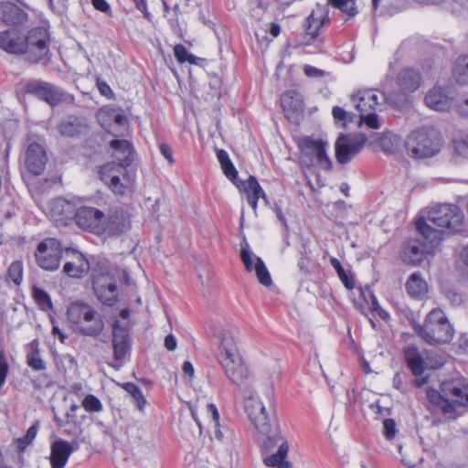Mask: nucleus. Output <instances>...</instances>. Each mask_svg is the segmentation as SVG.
I'll use <instances>...</instances> for the list:
<instances>
[{
  "label": "nucleus",
  "instance_id": "obj_54",
  "mask_svg": "<svg viewBox=\"0 0 468 468\" xmlns=\"http://www.w3.org/2000/svg\"><path fill=\"white\" fill-rule=\"evenodd\" d=\"M303 71L310 78H320L324 75L323 70L309 65L304 66Z\"/></svg>",
  "mask_w": 468,
  "mask_h": 468
},
{
  "label": "nucleus",
  "instance_id": "obj_59",
  "mask_svg": "<svg viewBox=\"0 0 468 468\" xmlns=\"http://www.w3.org/2000/svg\"><path fill=\"white\" fill-rule=\"evenodd\" d=\"M445 295L452 304L458 305L463 302L462 295L454 291L449 290L446 292Z\"/></svg>",
  "mask_w": 468,
  "mask_h": 468
},
{
  "label": "nucleus",
  "instance_id": "obj_39",
  "mask_svg": "<svg viewBox=\"0 0 468 468\" xmlns=\"http://www.w3.org/2000/svg\"><path fill=\"white\" fill-rule=\"evenodd\" d=\"M207 413L210 418V424L214 429V436L217 440L222 441L224 438L223 432L219 429V413L214 404L207 405Z\"/></svg>",
  "mask_w": 468,
  "mask_h": 468
},
{
  "label": "nucleus",
  "instance_id": "obj_46",
  "mask_svg": "<svg viewBox=\"0 0 468 468\" xmlns=\"http://www.w3.org/2000/svg\"><path fill=\"white\" fill-rule=\"evenodd\" d=\"M174 54L178 62L180 63H184L186 61L190 64L196 63V57L192 54H189L186 48L181 44L175 46Z\"/></svg>",
  "mask_w": 468,
  "mask_h": 468
},
{
  "label": "nucleus",
  "instance_id": "obj_19",
  "mask_svg": "<svg viewBox=\"0 0 468 468\" xmlns=\"http://www.w3.org/2000/svg\"><path fill=\"white\" fill-rule=\"evenodd\" d=\"M359 295L364 301L365 304L361 303H353V305L360 311L361 314H367V311H370L373 316L378 315L384 321L389 319V314L383 308H381L369 286L364 288L358 287Z\"/></svg>",
  "mask_w": 468,
  "mask_h": 468
},
{
  "label": "nucleus",
  "instance_id": "obj_64",
  "mask_svg": "<svg viewBox=\"0 0 468 468\" xmlns=\"http://www.w3.org/2000/svg\"><path fill=\"white\" fill-rule=\"evenodd\" d=\"M183 372L185 375H187L189 378L194 376V367L193 365L189 361H186L183 364Z\"/></svg>",
  "mask_w": 468,
  "mask_h": 468
},
{
  "label": "nucleus",
  "instance_id": "obj_40",
  "mask_svg": "<svg viewBox=\"0 0 468 468\" xmlns=\"http://www.w3.org/2000/svg\"><path fill=\"white\" fill-rule=\"evenodd\" d=\"M98 118L101 122L102 126H104L103 122L105 118L113 120L119 125H124L127 122V117L124 114L116 112L115 110L111 108L101 109L98 112Z\"/></svg>",
  "mask_w": 468,
  "mask_h": 468
},
{
  "label": "nucleus",
  "instance_id": "obj_11",
  "mask_svg": "<svg viewBox=\"0 0 468 468\" xmlns=\"http://www.w3.org/2000/svg\"><path fill=\"white\" fill-rule=\"evenodd\" d=\"M100 177L111 190L117 195H125L132 191L133 179L129 176L127 169L111 162L100 168Z\"/></svg>",
  "mask_w": 468,
  "mask_h": 468
},
{
  "label": "nucleus",
  "instance_id": "obj_23",
  "mask_svg": "<svg viewBox=\"0 0 468 468\" xmlns=\"http://www.w3.org/2000/svg\"><path fill=\"white\" fill-rule=\"evenodd\" d=\"M328 20V9L326 5L317 4L315 8L307 17L304 27L305 34L309 40H314L319 34V30Z\"/></svg>",
  "mask_w": 468,
  "mask_h": 468
},
{
  "label": "nucleus",
  "instance_id": "obj_41",
  "mask_svg": "<svg viewBox=\"0 0 468 468\" xmlns=\"http://www.w3.org/2000/svg\"><path fill=\"white\" fill-rule=\"evenodd\" d=\"M257 278L263 286H270L272 283L271 275L261 258H255V267Z\"/></svg>",
  "mask_w": 468,
  "mask_h": 468
},
{
  "label": "nucleus",
  "instance_id": "obj_3",
  "mask_svg": "<svg viewBox=\"0 0 468 468\" xmlns=\"http://www.w3.org/2000/svg\"><path fill=\"white\" fill-rule=\"evenodd\" d=\"M415 225L420 238L408 239L400 251L403 262L411 265L421 263L441 242V230L434 229L423 219H418Z\"/></svg>",
  "mask_w": 468,
  "mask_h": 468
},
{
  "label": "nucleus",
  "instance_id": "obj_31",
  "mask_svg": "<svg viewBox=\"0 0 468 468\" xmlns=\"http://www.w3.org/2000/svg\"><path fill=\"white\" fill-rule=\"evenodd\" d=\"M237 186L247 193L248 202L253 210L257 208L259 198H265V193L255 176H250L247 181Z\"/></svg>",
  "mask_w": 468,
  "mask_h": 468
},
{
  "label": "nucleus",
  "instance_id": "obj_32",
  "mask_svg": "<svg viewBox=\"0 0 468 468\" xmlns=\"http://www.w3.org/2000/svg\"><path fill=\"white\" fill-rule=\"evenodd\" d=\"M87 122L84 118L69 116L58 124L59 133L64 136L73 137L84 133Z\"/></svg>",
  "mask_w": 468,
  "mask_h": 468
},
{
  "label": "nucleus",
  "instance_id": "obj_44",
  "mask_svg": "<svg viewBox=\"0 0 468 468\" xmlns=\"http://www.w3.org/2000/svg\"><path fill=\"white\" fill-rule=\"evenodd\" d=\"M81 405L88 412H101L103 409L101 400L91 394L83 399Z\"/></svg>",
  "mask_w": 468,
  "mask_h": 468
},
{
  "label": "nucleus",
  "instance_id": "obj_12",
  "mask_svg": "<svg viewBox=\"0 0 468 468\" xmlns=\"http://www.w3.org/2000/svg\"><path fill=\"white\" fill-rule=\"evenodd\" d=\"M326 143L322 140H314L306 137L302 139L299 147L301 149V162L306 166L317 165L322 169L329 170L332 163L325 152Z\"/></svg>",
  "mask_w": 468,
  "mask_h": 468
},
{
  "label": "nucleus",
  "instance_id": "obj_36",
  "mask_svg": "<svg viewBox=\"0 0 468 468\" xmlns=\"http://www.w3.org/2000/svg\"><path fill=\"white\" fill-rule=\"evenodd\" d=\"M122 387L128 394H130L133 399V402L136 405L137 409L139 410H143L146 404V400L141 388L131 382L123 383Z\"/></svg>",
  "mask_w": 468,
  "mask_h": 468
},
{
  "label": "nucleus",
  "instance_id": "obj_52",
  "mask_svg": "<svg viewBox=\"0 0 468 468\" xmlns=\"http://www.w3.org/2000/svg\"><path fill=\"white\" fill-rule=\"evenodd\" d=\"M8 373V364L6 359L3 354V351L0 352V388L5 384V378Z\"/></svg>",
  "mask_w": 468,
  "mask_h": 468
},
{
  "label": "nucleus",
  "instance_id": "obj_49",
  "mask_svg": "<svg viewBox=\"0 0 468 468\" xmlns=\"http://www.w3.org/2000/svg\"><path fill=\"white\" fill-rule=\"evenodd\" d=\"M221 168L225 174V176L230 180L232 181L234 184H236V186L238 185L236 183V179L238 177V171L237 169L235 168V166L233 165L231 160L224 165H221Z\"/></svg>",
  "mask_w": 468,
  "mask_h": 468
},
{
  "label": "nucleus",
  "instance_id": "obj_8",
  "mask_svg": "<svg viewBox=\"0 0 468 468\" xmlns=\"http://www.w3.org/2000/svg\"><path fill=\"white\" fill-rule=\"evenodd\" d=\"M385 101V94L378 90H361L353 95V104L360 112L358 122L360 129L378 130L380 128L381 123L376 114V110Z\"/></svg>",
  "mask_w": 468,
  "mask_h": 468
},
{
  "label": "nucleus",
  "instance_id": "obj_58",
  "mask_svg": "<svg viewBox=\"0 0 468 468\" xmlns=\"http://www.w3.org/2000/svg\"><path fill=\"white\" fill-rule=\"evenodd\" d=\"M159 149H160V153L162 154V155L165 159H167L169 161V163H171V164L174 163L173 152L169 145H167L165 144H161L159 145Z\"/></svg>",
  "mask_w": 468,
  "mask_h": 468
},
{
  "label": "nucleus",
  "instance_id": "obj_62",
  "mask_svg": "<svg viewBox=\"0 0 468 468\" xmlns=\"http://www.w3.org/2000/svg\"><path fill=\"white\" fill-rule=\"evenodd\" d=\"M458 112L461 115L468 117V99L458 104Z\"/></svg>",
  "mask_w": 468,
  "mask_h": 468
},
{
  "label": "nucleus",
  "instance_id": "obj_13",
  "mask_svg": "<svg viewBox=\"0 0 468 468\" xmlns=\"http://www.w3.org/2000/svg\"><path fill=\"white\" fill-rule=\"evenodd\" d=\"M367 142L378 146L384 153L393 154L399 148L401 138L389 133L378 134L374 132L368 133L361 132L356 133L353 135V154L359 152Z\"/></svg>",
  "mask_w": 468,
  "mask_h": 468
},
{
  "label": "nucleus",
  "instance_id": "obj_63",
  "mask_svg": "<svg viewBox=\"0 0 468 468\" xmlns=\"http://www.w3.org/2000/svg\"><path fill=\"white\" fill-rule=\"evenodd\" d=\"M217 157L220 163V165L230 161L228 153L225 150H219L217 153Z\"/></svg>",
  "mask_w": 468,
  "mask_h": 468
},
{
  "label": "nucleus",
  "instance_id": "obj_30",
  "mask_svg": "<svg viewBox=\"0 0 468 468\" xmlns=\"http://www.w3.org/2000/svg\"><path fill=\"white\" fill-rule=\"evenodd\" d=\"M69 456L70 450L67 441L59 439L51 444L50 462L52 468H64Z\"/></svg>",
  "mask_w": 468,
  "mask_h": 468
},
{
  "label": "nucleus",
  "instance_id": "obj_34",
  "mask_svg": "<svg viewBox=\"0 0 468 468\" xmlns=\"http://www.w3.org/2000/svg\"><path fill=\"white\" fill-rule=\"evenodd\" d=\"M335 157L338 163H348L351 155V136L348 133H340L335 142Z\"/></svg>",
  "mask_w": 468,
  "mask_h": 468
},
{
  "label": "nucleus",
  "instance_id": "obj_27",
  "mask_svg": "<svg viewBox=\"0 0 468 468\" xmlns=\"http://www.w3.org/2000/svg\"><path fill=\"white\" fill-rule=\"evenodd\" d=\"M110 145L113 150L112 155L117 160L116 164L127 168L133 162L132 144L127 140H112Z\"/></svg>",
  "mask_w": 468,
  "mask_h": 468
},
{
  "label": "nucleus",
  "instance_id": "obj_33",
  "mask_svg": "<svg viewBox=\"0 0 468 468\" xmlns=\"http://www.w3.org/2000/svg\"><path fill=\"white\" fill-rule=\"evenodd\" d=\"M404 356L407 365L413 375H422L426 363L421 357L418 348L412 345L406 346L404 349Z\"/></svg>",
  "mask_w": 468,
  "mask_h": 468
},
{
  "label": "nucleus",
  "instance_id": "obj_24",
  "mask_svg": "<svg viewBox=\"0 0 468 468\" xmlns=\"http://www.w3.org/2000/svg\"><path fill=\"white\" fill-rule=\"evenodd\" d=\"M426 105L438 112L448 111L452 104V97L446 89L434 87L425 96Z\"/></svg>",
  "mask_w": 468,
  "mask_h": 468
},
{
  "label": "nucleus",
  "instance_id": "obj_9",
  "mask_svg": "<svg viewBox=\"0 0 468 468\" xmlns=\"http://www.w3.org/2000/svg\"><path fill=\"white\" fill-rule=\"evenodd\" d=\"M442 147V137L433 128H421L413 131L407 139L408 154L414 158H430L439 154Z\"/></svg>",
  "mask_w": 468,
  "mask_h": 468
},
{
  "label": "nucleus",
  "instance_id": "obj_37",
  "mask_svg": "<svg viewBox=\"0 0 468 468\" xmlns=\"http://www.w3.org/2000/svg\"><path fill=\"white\" fill-rule=\"evenodd\" d=\"M281 103L284 110L292 109L297 111L302 107V98L295 90H288L281 96Z\"/></svg>",
  "mask_w": 468,
  "mask_h": 468
},
{
  "label": "nucleus",
  "instance_id": "obj_14",
  "mask_svg": "<svg viewBox=\"0 0 468 468\" xmlns=\"http://www.w3.org/2000/svg\"><path fill=\"white\" fill-rule=\"evenodd\" d=\"M61 257V245L57 239H48L38 244L36 259L38 266L43 270L48 271L58 270Z\"/></svg>",
  "mask_w": 468,
  "mask_h": 468
},
{
  "label": "nucleus",
  "instance_id": "obj_21",
  "mask_svg": "<svg viewBox=\"0 0 468 468\" xmlns=\"http://www.w3.org/2000/svg\"><path fill=\"white\" fill-rule=\"evenodd\" d=\"M0 48L10 54L27 52V43L18 30L12 28L0 32Z\"/></svg>",
  "mask_w": 468,
  "mask_h": 468
},
{
  "label": "nucleus",
  "instance_id": "obj_47",
  "mask_svg": "<svg viewBox=\"0 0 468 468\" xmlns=\"http://www.w3.org/2000/svg\"><path fill=\"white\" fill-rule=\"evenodd\" d=\"M330 262L334 269L335 270V271L337 272V275L344 283L345 287L347 290H351V280L346 273L344 268L341 265V262L336 258H331Z\"/></svg>",
  "mask_w": 468,
  "mask_h": 468
},
{
  "label": "nucleus",
  "instance_id": "obj_15",
  "mask_svg": "<svg viewBox=\"0 0 468 468\" xmlns=\"http://www.w3.org/2000/svg\"><path fill=\"white\" fill-rule=\"evenodd\" d=\"M75 220L82 229L96 234L105 233V214L96 207H80L75 215Z\"/></svg>",
  "mask_w": 468,
  "mask_h": 468
},
{
  "label": "nucleus",
  "instance_id": "obj_5",
  "mask_svg": "<svg viewBox=\"0 0 468 468\" xmlns=\"http://www.w3.org/2000/svg\"><path fill=\"white\" fill-rule=\"evenodd\" d=\"M413 328L420 338L431 346L447 344L454 335L452 325L440 308L429 312L423 324H414Z\"/></svg>",
  "mask_w": 468,
  "mask_h": 468
},
{
  "label": "nucleus",
  "instance_id": "obj_48",
  "mask_svg": "<svg viewBox=\"0 0 468 468\" xmlns=\"http://www.w3.org/2000/svg\"><path fill=\"white\" fill-rule=\"evenodd\" d=\"M332 114L335 120V125L341 128H345L347 123L348 113L343 108L335 106L332 110Z\"/></svg>",
  "mask_w": 468,
  "mask_h": 468
},
{
  "label": "nucleus",
  "instance_id": "obj_4",
  "mask_svg": "<svg viewBox=\"0 0 468 468\" xmlns=\"http://www.w3.org/2000/svg\"><path fill=\"white\" fill-rule=\"evenodd\" d=\"M427 398L431 404L441 410L443 415L455 419L458 415V408H468V381L443 382L441 391L428 389Z\"/></svg>",
  "mask_w": 468,
  "mask_h": 468
},
{
  "label": "nucleus",
  "instance_id": "obj_29",
  "mask_svg": "<svg viewBox=\"0 0 468 468\" xmlns=\"http://www.w3.org/2000/svg\"><path fill=\"white\" fill-rule=\"evenodd\" d=\"M406 291L409 295L415 299H423L429 291L427 282L423 279L422 274L415 271L409 277L406 284Z\"/></svg>",
  "mask_w": 468,
  "mask_h": 468
},
{
  "label": "nucleus",
  "instance_id": "obj_56",
  "mask_svg": "<svg viewBox=\"0 0 468 468\" xmlns=\"http://www.w3.org/2000/svg\"><path fill=\"white\" fill-rule=\"evenodd\" d=\"M37 428L36 425H33L31 426L27 431V434L25 435V437H23L22 439H19V441L21 443H30L36 437L37 435Z\"/></svg>",
  "mask_w": 468,
  "mask_h": 468
},
{
  "label": "nucleus",
  "instance_id": "obj_38",
  "mask_svg": "<svg viewBox=\"0 0 468 468\" xmlns=\"http://www.w3.org/2000/svg\"><path fill=\"white\" fill-rule=\"evenodd\" d=\"M453 75L458 82H468V56H462L457 59L453 68Z\"/></svg>",
  "mask_w": 468,
  "mask_h": 468
},
{
  "label": "nucleus",
  "instance_id": "obj_42",
  "mask_svg": "<svg viewBox=\"0 0 468 468\" xmlns=\"http://www.w3.org/2000/svg\"><path fill=\"white\" fill-rule=\"evenodd\" d=\"M33 296L38 306L43 311H48L52 308L50 297L44 290L35 286L33 288Z\"/></svg>",
  "mask_w": 468,
  "mask_h": 468
},
{
  "label": "nucleus",
  "instance_id": "obj_35",
  "mask_svg": "<svg viewBox=\"0 0 468 468\" xmlns=\"http://www.w3.org/2000/svg\"><path fill=\"white\" fill-rule=\"evenodd\" d=\"M37 346L38 343L37 340H33L29 343V352L27 356V363L32 369L41 371L44 370L46 367L44 361L40 357Z\"/></svg>",
  "mask_w": 468,
  "mask_h": 468
},
{
  "label": "nucleus",
  "instance_id": "obj_16",
  "mask_svg": "<svg viewBox=\"0 0 468 468\" xmlns=\"http://www.w3.org/2000/svg\"><path fill=\"white\" fill-rule=\"evenodd\" d=\"M25 90L47 101L51 106L58 104L64 99V92L58 87L41 80L27 83Z\"/></svg>",
  "mask_w": 468,
  "mask_h": 468
},
{
  "label": "nucleus",
  "instance_id": "obj_20",
  "mask_svg": "<svg viewBox=\"0 0 468 468\" xmlns=\"http://www.w3.org/2000/svg\"><path fill=\"white\" fill-rule=\"evenodd\" d=\"M48 157L44 148L37 144L32 143L26 151L25 163L30 173L35 176L40 175L46 166Z\"/></svg>",
  "mask_w": 468,
  "mask_h": 468
},
{
  "label": "nucleus",
  "instance_id": "obj_60",
  "mask_svg": "<svg viewBox=\"0 0 468 468\" xmlns=\"http://www.w3.org/2000/svg\"><path fill=\"white\" fill-rule=\"evenodd\" d=\"M133 2L137 9L144 13V17L148 20H151V14L147 10V5L145 0H133Z\"/></svg>",
  "mask_w": 468,
  "mask_h": 468
},
{
  "label": "nucleus",
  "instance_id": "obj_45",
  "mask_svg": "<svg viewBox=\"0 0 468 468\" xmlns=\"http://www.w3.org/2000/svg\"><path fill=\"white\" fill-rule=\"evenodd\" d=\"M8 278L16 285L20 284L23 279V265L20 261H14L7 271Z\"/></svg>",
  "mask_w": 468,
  "mask_h": 468
},
{
  "label": "nucleus",
  "instance_id": "obj_26",
  "mask_svg": "<svg viewBox=\"0 0 468 468\" xmlns=\"http://www.w3.org/2000/svg\"><path fill=\"white\" fill-rule=\"evenodd\" d=\"M0 19L8 25L20 26L27 22V14L15 4L1 3Z\"/></svg>",
  "mask_w": 468,
  "mask_h": 468
},
{
  "label": "nucleus",
  "instance_id": "obj_22",
  "mask_svg": "<svg viewBox=\"0 0 468 468\" xmlns=\"http://www.w3.org/2000/svg\"><path fill=\"white\" fill-rule=\"evenodd\" d=\"M67 254L71 253V259L63 267V272L71 278H81L90 270V264L86 257L77 250H66Z\"/></svg>",
  "mask_w": 468,
  "mask_h": 468
},
{
  "label": "nucleus",
  "instance_id": "obj_50",
  "mask_svg": "<svg viewBox=\"0 0 468 468\" xmlns=\"http://www.w3.org/2000/svg\"><path fill=\"white\" fill-rule=\"evenodd\" d=\"M384 434L387 439L391 440L396 434V423L392 419H386L383 422Z\"/></svg>",
  "mask_w": 468,
  "mask_h": 468
},
{
  "label": "nucleus",
  "instance_id": "obj_7",
  "mask_svg": "<svg viewBox=\"0 0 468 468\" xmlns=\"http://www.w3.org/2000/svg\"><path fill=\"white\" fill-rule=\"evenodd\" d=\"M464 215L461 208L454 204H441L433 207L427 218L423 219L434 229L441 230V240L444 234H455L462 230Z\"/></svg>",
  "mask_w": 468,
  "mask_h": 468
},
{
  "label": "nucleus",
  "instance_id": "obj_18",
  "mask_svg": "<svg viewBox=\"0 0 468 468\" xmlns=\"http://www.w3.org/2000/svg\"><path fill=\"white\" fill-rule=\"evenodd\" d=\"M105 233L120 235L126 232L131 227L130 215L122 208H112L105 216Z\"/></svg>",
  "mask_w": 468,
  "mask_h": 468
},
{
  "label": "nucleus",
  "instance_id": "obj_2",
  "mask_svg": "<svg viewBox=\"0 0 468 468\" xmlns=\"http://www.w3.org/2000/svg\"><path fill=\"white\" fill-rule=\"evenodd\" d=\"M218 362L228 379L239 388L249 387L250 373L239 353L234 336L229 332L221 335Z\"/></svg>",
  "mask_w": 468,
  "mask_h": 468
},
{
  "label": "nucleus",
  "instance_id": "obj_43",
  "mask_svg": "<svg viewBox=\"0 0 468 468\" xmlns=\"http://www.w3.org/2000/svg\"><path fill=\"white\" fill-rule=\"evenodd\" d=\"M240 258H241V261L245 266V269L248 271H251L254 270V267H255V258H258L257 256H255L250 250V247H249V244L247 242H245V244H243L241 246V252H240Z\"/></svg>",
  "mask_w": 468,
  "mask_h": 468
},
{
  "label": "nucleus",
  "instance_id": "obj_10",
  "mask_svg": "<svg viewBox=\"0 0 468 468\" xmlns=\"http://www.w3.org/2000/svg\"><path fill=\"white\" fill-rule=\"evenodd\" d=\"M92 287L97 298L103 304L113 305L118 297L116 281L109 268L102 262L91 270Z\"/></svg>",
  "mask_w": 468,
  "mask_h": 468
},
{
  "label": "nucleus",
  "instance_id": "obj_61",
  "mask_svg": "<svg viewBox=\"0 0 468 468\" xmlns=\"http://www.w3.org/2000/svg\"><path fill=\"white\" fill-rule=\"evenodd\" d=\"M165 346L169 350L173 351L176 348V340L172 335H168L165 338Z\"/></svg>",
  "mask_w": 468,
  "mask_h": 468
},
{
  "label": "nucleus",
  "instance_id": "obj_6",
  "mask_svg": "<svg viewBox=\"0 0 468 468\" xmlns=\"http://www.w3.org/2000/svg\"><path fill=\"white\" fill-rule=\"evenodd\" d=\"M67 316L72 329L83 335L97 336L103 330L101 314L88 303H72L67 310Z\"/></svg>",
  "mask_w": 468,
  "mask_h": 468
},
{
  "label": "nucleus",
  "instance_id": "obj_57",
  "mask_svg": "<svg viewBox=\"0 0 468 468\" xmlns=\"http://www.w3.org/2000/svg\"><path fill=\"white\" fill-rule=\"evenodd\" d=\"M454 151L460 155L467 154L468 144L467 138L463 141H455L454 142Z\"/></svg>",
  "mask_w": 468,
  "mask_h": 468
},
{
  "label": "nucleus",
  "instance_id": "obj_51",
  "mask_svg": "<svg viewBox=\"0 0 468 468\" xmlns=\"http://www.w3.org/2000/svg\"><path fill=\"white\" fill-rule=\"evenodd\" d=\"M91 4L96 10L112 16V8L106 0H91Z\"/></svg>",
  "mask_w": 468,
  "mask_h": 468
},
{
  "label": "nucleus",
  "instance_id": "obj_53",
  "mask_svg": "<svg viewBox=\"0 0 468 468\" xmlns=\"http://www.w3.org/2000/svg\"><path fill=\"white\" fill-rule=\"evenodd\" d=\"M350 0H327L328 5L334 8L339 9L342 12L348 11V3Z\"/></svg>",
  "mask_w": 468,
  "mask_h": 468
},
{
  "label": "nucleus",
  "instance_id": "obj_28",
  "mask_svg": "<svg viewBox=\"0 0 468 468\" xmlns=\"http://www.w3.org/2000/svg\"><path fill=\"white\" fill-rule=\"evenodd\" d=\"M421 80L420 72L410 68L402 69L397 77L398 85L404 92L417 90L421 84Z\"/></svg>",
  "mask_w": 468,
  "mask_h": 468
},
{
  "label": "nucleus",
  "instance_id": "obj_55",
  "mask_svg": "<svg viewBox=\"0 0 468 468\" xmlns=\"http://www.w3.org/2000/svg\"><path fill=\"white\" fill-rule=\"evenodd\" d=\"M96 84H97V88L100 90L101 95L108 97V98H110L112 95V89L104 80L98 79Z\"/></svg>",
  "mask_w": 468,
  "mask_h": 468
},
{
  "label": "nucleus",
  "instance_id": "obj_1",
  "mask_svg": "<svg viewBox=\"0 0 468 468\" xmlns=\"http://www.w3.org/2000/svg\"><path fill=\"white\" fill-rule=\"evenodd\" d=\"M244 409L250 421L263 436L261 439L262 448L271 451L278 446L276 453L264 458L265 465L275 468H291L290 463L284 461L289 450L288 443L281 435L277 426L271 423L268 410L255 392L250 391V394L245 396Z\"/></svg>",
  "mask_w": 468,
  "mask_h": 468
},
{
  "label": "nucleus",
  "instance_id": "obj_17",
  "mask_svg": "<svg viewBox=\"0 0 468 468\" xmlns=\"http://www.w3.org/2000/svg\"><path fill=\"white\" fill-rule=\"evenodd\" d=\"M25 42L27 43V52L33 53L36 60L45 58L48 53L49 34L45 27H38L31 29Z\"/></svg>",
  "mask_w": 468,
  "mask_h": 468
},
{
  "label": "nucleus",
  "instance_id": "obj_25",
  "mask_svg": "<svg viewBox=\"0 0 468 468\" xmlns=\"http://www.w3.org/2000/svg\"><path fill=\"white\" fill-rule=\"evenodd\" d=\"M112 347L114 360L121 362L130 350L129 335L125 328L116 321L112 326Z\"/></svg>",
  "mask_w": 468,
  "mask_h": 468
}]
</instances>
